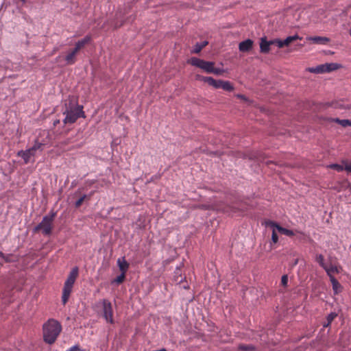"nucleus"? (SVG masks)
Listing matches in <instances>:
<instances>
[{
  "mask_svg": "<svg viewBox=\"0 0 351 351\" xmlns=\"http://www.w3.org/2000/svg\"><path fill=\"white\" fill-rule=\"evenodd\" d=\"M215 79L213 77H206V80L204 82L208 83V85L212 86L213 82H214Z\"/></svg>",
  "mask_w": 351,
  "mask_h": 351,
  "instance_id": "nucleus-42",
  "label": "nucleus"
},
{
  "mask_svg": "<svg viewBox=\"0 0 351 351\" xmlns=\"http://www.w3.org/2000/svg\"><path fill=\"white\" fill-rule=\"evenodd\" d=\"M43 330L44 341L51 345L61 332L62 326L57 320L50 319L43 324Z\"/></svg>",
  "mask_w": 351,
  "mask_h": 351,
  "instance_id": "nucleus-2",
  "label": "nucleus"
},
{
  "mask_svg": "<svg viewBox=\"0 0 351 351\" xmlns=\"http://www.w3.org/2000/svg\"><path fill=\"white\" fill-rule=\"evenodd\" d=\"M304 234L303 233H302V232H300V235L298 236V239L300 240H302V239H304Z\"/></svg>",
  "mask_w": 351,
  "mask_h": 351,
  "instance_id": "nucleus-52",
  "label": "nucleus"
},
{
  "mask_svg": "<svg viewBox=\"0 0 351 351\" xmlns=\"http://www.w3.org/2000/svg\"><path fill=\"white\" fill-rule=\"evenodd\" d=\"M316 261L324 269L326 265L324 263V257L322 254H319L316 257Z\"/></svg>",
  "mask_w": 351,
  "mask_h": 351,
  "instance_id": "nucleus-30",
  "label": "nucleus"
},
{
  "mask_svg": "<svg viewBox=\"0 0 351 351\" xmlns=\"http://www.w3.org/2000/svg\"><path fill=\"white\" fill-rule=\"evenodd\" d=\"M222 80H215L212 84L213 87L215 88H220Z\"/></svg>",
  "mask_w": 351,
  "mask_h": 351,
  "instance_id": "nucleus-36",
  "label": "nucleus"
},
{
  "mask_svg": "<svg viewBox=\"0 0 351 351\" xmlns=\"http://www.w3.org/2000/svg\"><path fill=\"white\" fill-rule=\"evenodd\" d=\"M343 66L339 63H326L323 64H319L315 67H309L307 70L313 73H330L337 69L342 68Z\"/></svg>",
  "mask_w": 351,
  "mask_h": 351,
  "instance_id": "nucleus-6",
  "label": "nucleus"
},
{
  "mask_svg": "<svg viewBox=\"0 0 351 351\" xmlns=\"http://www.w3.org/2000/svg\"><path fill=\"white\" fill-rule=\"evenodd\" d=\"M350 35L351 36V29L350 30Z\"/></svg>",
  "mask_w": 351,
  "mask_h": 351,
  "instance_id": "nucleus-58",
  "label": "nucleus"
},
{
  "mask_svg": "<svg viewBox=\"0 0 351 351\" xmlns=\"http://www.w3.org/2000/svg\"><path fill=\"white\" fill-rule=\"evenodd\" d=\"M343 287L341 285L339 282V281L332 285V290L335 295L339 294L343 291Z\"/></svg>",
  "mask_w": 351,
  "mask_h": 351,
  "instance_id": "nucleus-28",
  "label": "nucleus"
},
{
  "mask_svg": "<svg viewBox=\"0 0 351 351\" xmlns=\"http://www.w3.org/2000/svg\"><path fill=\"white\" fill-rule=\"evenodd\" d=\"M236 97L237 98H239V99H241L245 101H249L248 98L245 95H242V94H237L236 95Z\"/></svg>",
  "mask_w": 351,
  "mask_h": 351,
  "instance_id": "nucleus-44",
  "label": "nucleus"
},
{
  "mask_svg": "<svg viewBox=\"0 0 351 351\" xmlns=\"http://www.w3.org/2000/svg\"><path fill=\"white\" fill-rule=\"evenodd\" d=\"M92 37L90 35H86L82 39L79 40L75 44L81 49L85 47L86 45L90 43Z\"/></svg>",
  "mask_w": 351,
  "mask_h": 351,
  "instance_id": "nucleus-18",
  "label": "nucleus"
},
{
  "mask_svg": "<svg viewBox=\"0 0 351 351\" xmlns=\"http://www.w3.org/2000/svg\"><path fill=\"white\" fill-rule=\"evenodd\" d=\"M160 178H161V174L160 173L154 175L147 182L149 183V182H154V181H155L156 180H159Z\"/></svg>",
  "mask_w": 351,
  "mask_h": 351,
  "instance_id": "nucleus-40",
  "label": "nucleus"
},
{
  "mask_svg": "<svg viewBox=\"0 0 351 351\" xmlns=\"http://www.w3.org/2000/svg\"><path fill=\"white\" fill-rule=\"evenodd\" d=\"M276 43V46L278 48H283V47H286L285 45L284 40H281L280 38H278V40Z\"/></svg>",
  "mask_w": 351,
  "mask_h": 351,
  "instance_id": "nucleus-38",
  "label": "nucleus"
},
{
  "mask_svg": "<svg viewBox=\"0 0 351 351\" xmlns=\"http://www.w3.org/2000/svg\"><path fill=\"white\" fill-rule=\"evenodd\" d=\"M63 114L65 115L63 119L64 125L73 124L76 122L78 118L86 117L83 106L78 105L77 98L74 96L69 97V99L65 101Z\"/></svg>",
  "mask_w": 351,
  "mask_h": 351,
  "instance_id": "nucleus-1",
  "label": "nucleus"
},
{
  "mask_svg": "<svg viewBox=\"0 0 351 351\" xmlns=\"http://www.w3.org/2000/svg\"><path fill=\"white\" fill-rule=\"evenodd\" d=\"M4 256H5V254L2 252H0V257L3 258Z\"/></svg>",
  "mask_w": 351,
  "mask_h": 351,
  "instance_id": "nucleus-56",
  "label": "nucleus"
},
{
  "mask_svg": "<svg viewBox=\"0 0 351 351\" xmlns=\"http://www.w3.org/2000/svg\"><path fill=\"white\" fill-rule=\"evenodd\" d=\"M117 265L119 268L121 273L126 274L130 267L129 263L126 261L125 257L119 258L117 260Z\"/></svg>",
  "mask_w": 351,
  "mask_h": 351,
  "instance_id": "nucleus-15",
  "label": "nucleus"
},
{
  "mask_svg": "<svg viewBox=\"0 0 351 351\" xmlns=\"http://www.w3.org/2000/svg\"><path fill=\"white\" fill-rule=\"evenodd\" d=\"M198 207L202 210H209L211 206L208 204H200L198 206Z\"/></svg>",
  "mask_w": 351,
  "mask_h": 351,
  "instance_id": "nucleus-45",
  "label": "nucleus"
},
{
  "mask_svg": "<svg viewBox=\"0 0 351 351\" xmlns=\"http://www.w3.org/2000/svg\"><path fill=\"white\" fill-rule=\"evenodd\" d=\"M65 60L67 64H73L76 60L75 55L73 54V53L70 52L68 55L66 56Z\"/></svg>",
  "mask_w": 351,
  "mask_h": 351,
  "instance_id": "nucleus-26",
  "label": "nucleus"
},
{
  "mask_svg": "<svg viewBox=\"0 0 351 351\" xmlns=\"http://www.w3.org/2000/svg\"><path fill=\"white\" fill-rule=\"evenodd\" d=\"M125 280V274L121 273L119 276H117L115 278H114L111 281V284H117V285H121L122 284Z\"/></svg>",
  "mask_w": 351,
  "mask_h": 351,
  "instance_id": "nucleus-24",
  "label": "nucleus"
},
{
  "mask_svg": "<svg viewBox=\"0 0 351 351\" xmlns=\"http://www.w3.org/2000/svg\"><path fill=\"white\" fill-rule=\"evenodd\" d=\"M224 73L225 70L223 69L215 68L214 66L211 73H214L217 75H222Z\"/></svg>",
  "mask_w": 351,
  "mask_h": 351,
  "instance_id": "nucleus-33",
  "label": "nucleus"
},
{
  "mask_svg": "<svg viewBox=\"0 0 351 351\" xmlns=\"http://www.w3.org/2000/svg\"><path fill=\"white\" fill-rule=\"evenodd\" d=\"M264 224L266 227L275 228L277 231L282 234H285L289 237H293L295 235V233L293 230L282 227L279 223L274 221L266 220L265 221Z\"/></svg>",
  "mask_w": 351,
  "mask_h": 351,
  "instance_id": "nucleus-8",
  "label": "nucleus"
},
{
  "mask_svg": "<svg viewBox=\"0 0 351 351\" xmlns=\"http://www.w3.org/2000/svg\"><path fill=\"white\" fill-rule=\"evenodd\" d=\"M188 64L196 66L204 71L207 73H211L215 66V62L211 61H206L196 57H192L187 61Z\"/></svg>",
  "mask_w": 351,
  "mask_h": 351,
  "instance_id": "nucleus-5",
  "label": "nucleus"
},
{
  "mask_svg": "<svg viewBox=\"0 0 351 351\" xmlns=\"http://www.w3.org/2000/svg\"><path fill=\"white\" fill-rule=\"evenodd\" d=\"M220 88H222L223 90L228 92H231L234 89L232 84L230 82L224 80L221 81Z\"/></svg>",
  "mask_w": 351,
  "mask_h": 351,
  "instance_id": "nucleus-20",
  "label": "nucleus"
},
{
  "mask_svg": "<svg viewBox=\"0 0 351 351\" xmlns=\"http://www.w3.org/2000/svg\"><path fill=\"white\" fill-rule=\"evenodd\" d=\"M337 317V313L335 312H331L326 317V322H324L323 326L324 328L328 327L332 322Z\"/></svg>",
  "mask_w": 351,
  "mask_h": 351,
  "instance_id": "nucleus-19",
  "label": "nucleus"
},
{
  "mask_svg": "<svg viewBox=\"0 0 351 351\" xmlns=\"http://www.w3.org/2000/svg\"><path fill=\"white\" fill-rule=\"evenodd\" d=\"M254 41L250 38H247L239 44V50L243 53H247L252 49Z\"/></svg>",
  "mask_w": 351,
  "mask_h": 351,
  "instance_id": "nucleus-11",
  "label": "nucleus"
},
{
  "mask_svg": "<svg viewBox=\"0 0 351 351\" xmlns=\"http://www.w3.org/2000/svg\"><path fill=\"white\" fill-rule=\"evenodd\" d=\"M281 285L284 287H286L288 284V276L287 274H285L281 278Z\"/></svg>",
  "mask_w": 351,
  "mask_h": 351,
  "instance_id": "nucleus-34",
  "label": "nucleus"
},
{
  "mask_svg": "<svg viewBox=\"0 0 351 351\" xmlns=\"http://www.w3.org/2000/svg\"><path fill=\"white\" fill-rule=\"evenodd\" d=\"M268 156L261 151H252L243 155V158H248L250 160H256L263 162Z\"/></svg>",
  "mask_w": 351,
  "mask_h": 351,
  "instance_id": "nucleus-9",
  "label": "nucleus"
},
{
  "mask_svg": "<svg viewBox=\"0 0 351 351\" xmlns=\"http://www.w3.org/2000/svg\"><path fill=\"white\" fill-rule=\"evenodd\" d=\"M278 40V38H275V39H273V40H269V43H270V45H276V41Z\"/></svg>",
  "mask_w": 351,
  "mask_h": 351,
  "instance_id": "nucleus-50",
  "label": "nucleus"
},
{
  "mask_svg": "<svg viewBox=\"0 0 351 351\" xmlns=\"http://www.w3.org/2000/svg\"><path fill=\"white\" fill-rule=\"evenodd\" d=\"M341 120L342 119H340L339 118H330L329 119V121L330 122H334V123H338L339 125H341Z\"/></svg>",
  "mask_w": 351,
  "mask_h": 351,
  "instance_id": "nucleus-46",
  "label": "nucleus"
},
{
  "mask_svg": "<svg viewBox=\"0 0 351 351\" xmlns=\"http://www.w3.org/2000/svg\"><path fill=\"white\" fill-rule=\"evenodd\" d=\"M341 163L343 170L351 173V162H350L348 160H342Z\"/></svg>",
  "mask_w": 351,
  "mask_h": 351,
  "instance_id": "nucleus-29",
  "label": "nucleus"
},
{
  "mask_svg": "<svg viewBox=\"0 0 351 351\" xmlns=\"http://www.w3.org/2000/svg\"><path fill=\"white\" fill-rule=\"evenodd\" d=\"M302 38L299 36L298 34H295L293 36H287L285 39H284L285 45L286 47H288L291 43L297 40H301Z\"/></svg>",
  "mask_w": 351,
  "mask_h": 351,
  "instance_id": "nucleus-22",
  "label": "nucleus"
},
{
  "mask_svg": "<svg viewBox=\"0 0 351 351\" xmlns=\"http://www.w3.org/2000/svg\"><path fill=\"white\" fill-rule=\"evenodd\" d=\"M324 107H333L335 108L339 109H351V105H348L347 106H345L342 104V101H332L331 102H326L324 104Z\"/></svg>",
  "mask_w": 351,
  "mask_h": 351,
  "instance_id": "nucleus-14",
  "label": "nucleus"
},
{
  "mask_svg": "<svg viewBox=\"0 0 351 351\" xmlns=\"http://www.w3.org/2000/svg\"><path fill=\"white\" fill-rule=\"evenodd\" d=\"M329 276V278H330V282H331V283H332V285H334V284H335V283H336V282H338V280L335 278V276H332V275H330V276Z\"/></svg>",
  "mask_w": 351,
  "mask_h": 351,
  "instance_id": "nucleus-48",
  "label": "nucleus"
},
{
  "mask_svg": "<svg viewBox=\"0 0 351 351\" xmlns=\"http://www.w3.org/2000/svg\"><path fill=\"white\" fill-rule=\"evenodd\" d=\"M298 259H295V260L293 261V266L296 265L298 264Z\"/></svg>",
  "mask_w": 351,
  "mask_h": 351,
  "instance_id": "nucleus-54",
  "label": "nucleus"
},
{
  "mask_svg": "<svg viewBox=\"0 0 351 351\" xmlns=\"http://www.w3.org/2000/svg\"><path fill=\"white\" fill-rule=\"evenodd\" d=\"M40 230H41V226L38 224L36 226H35L33 229H32V232L34 234H36L37 232H38Z\"/></svg>",
  "mask_w": 351,
  "mask_h": 351,
  "instance_id": "nucleus-47",
  "label": "nucleus"
},
{
  "mask_svg": "<svg viewBox=\"0 0 351 351\" xmlns=\"http://www.w3.org/2000/svg\"><path fill=\"white\" fill-rule=\"evenodd\" d=\"M206 77V76H203V75H201L199 74H197L195 76L196 80L202 81V82H205Z\"/></svg>",
  "mask_w": 351,
  "mask_h": 351,
  "instance_id": "nucleus-43",
  "label": "nucleus"
},
{
  "mask_svg": "<svg viewBox=\"0 0 351 351\" xmlns=\"http://www.w3.org/2000/svg\"><path fill=\"white\" fill-rule=\"evenodd\" d=\"M125 23V20L123 19V14L121 11H117L115 13L114 19L111 22V25L113 26L114 29H117L122 27Z\"/></svg>",
  "mask_w": 351,
  "mask_h": 351,
  "instance_id": "nucleus-10",
  "label": "nucleus"
},
{
  "mask_svg": "<svg viewBox=\"0 0 351 351\" xmlns=\"http://www.w3.org/2000/svg\"><path fill=\"white\" fill-rule=\"evenodd\" d=\"M308 40L313 41L315 44L326 45L330 41V38L324 36H313L307 38Z\"/></svg>",
  "mask_w": 351,
  "mask_h": 351,
  "instance_id": "nucleus-16",
  "label": "nucleus"
},
{
  "mask_svg": "<svg viewBox=\"0 0 351 351\" xmlns=\"http://www.w3.org/2000/svg\"><path fill=\"white\" fill-rule=\"evenodd\" d=\"M79 269L77 267H73L70 271L65 282L64 285L63 290H62V302L64 305L68 302L69 298L70 297L71 293L72 291V289L73 285L75 282L77 277L78 276Z\"/></svg>",
  "mask_w": 351,
  "mask_h": 351,
  "instance_id": "nucleus-3",
  "label": "nucleus"
},
{
  "mask_svg": "<svg viewBox=\"0 0 351 351\" xmlns=\"http://www.w3.org/2000/svg\"><path fill=\"white\" fill-rule=\"evenodd\" d=\"M102 306H103V310H102V315L103 317L106 319L107 322H109L110 324L114 323L113 320V311H112V306L110 302H109L106 299L102 300Z\"/></svg>",
  "mask_w": 351,
  "mask_h": 351,
  "instance_id": "nucleus-7",
  "label": "nucleus"
},
{
  "mask_svg": "<svg viewBox=\"0 0 351 351\" xmlns=\"http://www.w3.org/2000/svg\"><path fill=\"white\" fill-rule=\"evenodd\" d=\"M222 80H215L212 84L213 87L215 88H220Z\"/></svg>",
  "mask_w": 351,
  "mask_h": 351,
  "instance_id": "nucleus-35",
  "label": "nucleus"
},
{
  "mask_svg": "<svg viewBox=\"0 0 351 351\" xmlns=\"http://www.w3.org/2000/svg\"><path fill=\"white\" fill-rule=\"evenodd\" d=\"M56 216V213L53 210L43 217L42 221L38 224L41 226L42 233L45 236H49L52 233L53 221Z\"/></svg>",
  "mask_w": 351,
  "mask_h": 351,
  "instance_id": "nucleus-4",
  "label": "nucleus"
},
{
  "mask_svg": "<svg viewBox=\"0 0 351 351\" xmlns=\"http://www.w3.org/2000/svg\"><path fill=\"white\" fill-rule=\"evenodd\" d=\"M44 145L41 143L36 142L34 146H32L31 148H34V153L35 154V152L40 149L41 147H43Z\"/></svg>",
  "mask_w": 351,
  "mask_h": 351,
  "instance_id": "nucleus-41",
  "label": "nucleus"
},
{
  "mask_svg": "<svg viewBox=\"0 0 351 351\" xmlns=\"http://www.w3.org/2000/svg\"><path fill=\"white\" fill-rule=\"evenodd\" d=\"M60 123V120L59 119H56L54 121H53V125L54 126H56L58 124Z\"/></svg>",
  "mask_w": 351,
  "mask_h": 351,
  "instance_id": "nucleus-53",
  "label": "nucleus"
},
{
  "mask_svg": "<svg viewBox=\"0 0 351 351\" xmlns=\"http://www.w3.org/2000/svg\"><path fill=\"white\" fill-rule=\"evenodd\" d=\"M81 49L76 44L75 45L74 49L71 51V53H73V54L76 55L77 53Z\"/></svg>",
  "mask_w": 351,
  "mask_h": 351,
  "instance_id": "nucleus-49",
  "label": "nucleus"
},
{
  "mask_svg": "<svg viewBox=\"0 0 351 351\" xmlns=\"http://www.w3.org/2000/svg\"><path fill=\"white\" fill-rule=\"evenodd\" d=\"M239 351H255L256 347L252 344H239L237 348Z\"/></svg>",
  "mask_w": 351,
  "mask_h": 351,
  "instance_id": "nucleus-21",
  "label": "nucleus"
},
{
  "mask_svg": "<svg viewBox=\"0 0 351 351\" xmlns=\"http://www.w3.org/2000/svg\"><path fill=\"white\" fill-rule=\"evenodd\" d=\"M237 210H238V209H237V208H236L235 207H232V211L233 213H236Z\"/></svg>",
  "mask_w": 351,
  "mask_h": 351,
  "instance_id": "nucleus-55",
  "label": "nucleus"
},
{
  "mask_svg": "<svg viewBox=\"0 0 351 351\" xmlns=\"http://www.w3.org/2000/svg\"><path fill=\"white\" fill-rule=\"evenodd\" d=\"M330 167L334 170H336L338 172H341V171H343L342 165H339V164H337V163L331 164L330 165Z\"/></svg>",
  "mask_w": 351,
  "mask_h": 351,
  "instance_id": "nucleus-32",
  "label": "nucleus"
},
{
  "mask_svg": "<svg viewBox=\"0 0 351 351\" xmlns=\"http://www.w3.org/2000/svg\"><path fill=\"white\" fill-rule=\"evenodd\" d=\"M23 3L26 2V0H21Z\"/></svg>",
  "mask_w": 351,
  "mask_h": 351,
  "instance_id": "nucleus-57",
  "label": "nucleus"
},
{
  "mask_svg": "<svg viewBox=\"0 0 351 351\" xmlns=\"http://www.w3.org/2000/svg\"><path fill=\"white\" fill-rule=\"evenodd\" d=\"M90 195H83L77 200L75 201L74 206L75 208H80L85 200H89Z\"/></svg>",
  "mask_w": 351,
  "mask_h": 351,
  "instance_id": "nucleus-23",
  "label": "nucleus"
},
{
  "mask_svg": "<svg viewBox=\"0 0 351 351\" xmlns=\"http://www.w3.org/2000/svg\"><path fill=\"white\" fill-rule=\"evenodd\" d=\"M183 266V263H182L180 266H178L174 271V278L176 281L179 282H182V278L181 276V267Z\"/></svg>",
  "mask_w": 351,
  "mask_h": 351,
  "instance_id": "nucleus-25",
  "label": "nucleus"
},
{
  "mask_svg": "<svg viewBox=\"0 0 351 351\" xmlns=\"http://www.w3.org/2000/svg\"><path fill=\"white\" fill-rule=\"evenodd\" d=\"M266 165L269 166L270 164H275L276 165V162L272 160H268L265 162Z\"/></svg>",
  "mask_w": 351,
  "mask_h": 351,
  "instance_id": "nucleus-51",
  "label": "nucleus"
},
{
  "mask_svg": "<svg viewBox=\"0 0 351 351\" xmlns=\"http://www.w3.org/2000/svg\"><path fill=\"white\" fill-rule=\"evenodd\" d=\"M13 255L12 254H5V256L3 257V260L5 261V263H12L14 262V260H12L11 258V257Z\"/></svg>",
  "mask_w": 351,
  "mask_h": 351,
  "instance_id": "nucleus-39",
  "label": "nucleus"
},
{
  "mask_svg": "<svg viewBox=\"0 0 351 351\" xmlns=\"http://www.w3.org/2000/svg\"><path fill=\"white\" fill-rule=\"evenodd\" d=\"M34 148H29L25 151L21 150L18 152L17 156L21 157L24 160V162L27 164L29 162L31 157L34 156Z\"/></svg>",
  "mask_w": 351,
  "mask_h": 351,
  "instance_id": "nucleus-13",
  "label": "nucleus"
},
{
  "mask_svg": "<svg viewBox=\"0 0 351 351\" xmlns=\"http://www.w3.org/2000/svg\"><path fill=\"white\" fill-rule=\"evenodd\" d=\"M350 124H351V120H350V119H342L341 121V125L343 128L350 126Z\"/></svg>",
  "mask_w": 351,
  "mask_h": 351,
  "instance_id": "nucleus-37",
  "label": "nucleus"
},
{
  "mask_svg": "<svg viewBox=\"0 0 351 351\" xmlns=\"http://www.w3.org/2000/svg\"><path fill=\"white\" fill-rule=\"evenodd\" d=\"M208 45V42L207 40H204L201 43H196L194 45L193 50L191 51L192 53H199L201 51Z\"/></svg>",
  "mask_w": 351,
  "mask_h": 351,
  "instance_id": "nucleus-17",
  "label": "nucleus"
},
{
  "mask_svg": "<svg viewBox=\"0 0 351 351\" xmlns=\"http://www.w3.org/2000/svg\"><path fill=\"white\" fill-rule=\"evenodd\" d=\"M271 228L273 229L271 234V243H276L278 241V236L276 233L277 230L275 228Z\"/></svg>",
  "mask_w": 351,
  "mask_h": 351,
  "instance_id": "nucleus-31",
  "label": "nucleus"
},
{
  "mask_svg": "<svg viewBox=\"0 0 351 351\" xmlns=\"http://www.w3.org/2000/svg\"><path fill=\"white\" fill-rule=\"evenodd\" d=\"M324 270L326 271L328 276L332 275V273H339L338 267L332 265H330L329 267L326 266Z\"/></svg>",
  "mask_w": 351,
  "mask_h": 351,
  "instance_id": "nucleus-27",
  "label": "nucleus"
},
{
  "mask_svg": "<svg viewBox=\"0 0 351 351\" xmlns=\"http://www.w3.org/2000/svg\"><path fill=\"white\" fill-rule=\"evenodd\" d=\"M259 45L260 52L261 53L267 54L269 53L271 50V45L269 41L267 40L265 36L260 38Z\"/></svg>",
  "mask_w": 351,
  "mask_h": 351,
  "instance_id": "nucleus-12",
  "label": "nucleus"
}]
</instances>
